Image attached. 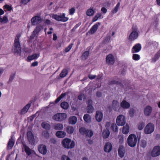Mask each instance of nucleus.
<instances>
[{"label":"nucleus","mask_w":160,"mask_h":160,"mask_svg":"<svg viewBox=\"0 0 160 160\" xmlns=\"http://www.w3.org/2000/svg\"><path fill=\"white\" fill-rule=\"evenodd\" d=\"M43 135L45 137L48 138L49 137V134L47 132H42Z\"/></svg>","instance_id":"e2e57ef3"},{"label":"nucleus","mask_w":160,"mask_h":160,"mask_svg":"<svg viewBox=\"0 0 160 160\" xmlns=\"http://www.w3.org/2000/svg\"><path fill=\"white\" fill-rule=\"evenodd\" d=\"M93 102L91 99H89L87 102V106L86 108L87 112L88 113H92L93 112L94 110V108L93 107Z\"/></svg>","instance_id":"9b49d317"},{"label":"nucleus","mask_w":160,"mask_h":160,"mask_svg":"<svg viewBox=\"0 0 160 160\" xmlns=\"http://www.w3.org/2000/svg\"><path fill=\"white\" fill-rule=\"evenodd\" d=\"M89 54V51H86L84 52L82 54V58L83 59L86 60L88 58Z\"/></svg>","instance_id":"79ce46f5"},{"label":"nucleus","mask_w":160,"mask_h":160,"mask_svg":"<svg viewBox=\"0 0 160 160\" xmlns=\"http://www.w3.org/2000/svg\"><path fill=\"white\" fill-rule=\"evenodd\" d=\"M66 96L65 93H62L55 101V103L58 102L60 100Z\"/></svg>","instance_id":"c03bdc74"},{"label":"nucleus","mask_w":160,"mask_h":160,"mask_svg":"<svg viewBox=\"0 0 160 160\" xmlns=\"http://www.w3.org/2000/svg\"><path fill=\"white\" fill-rule=\"evenodd\" d=\"M69 14L72 15L75 12V9L74 8H72L69 9Z\"/></svg>","instance_id":"603ef678"},{"label":"nucleus","mask_w":160,"mask_h":160,"mask_svg":"<svg viewBox=\"0 0 160 160\" xmlns=\"http://www.w3.org/2000/svg\"><path fill=\"white\" fill-rule=\"evenodd\" d=\"M14 143V141L12 138V136L11 137V138L10 139L8 145V149H11L13 147Z\"/></svg>","instance_id":"2f4dec72"},{"label":"nucleus","mask_w":160,"mask_h":160,"mask_svg":"<svg viewBox=\"0 0 160 160\" xmlns=\"http://www.w3.org/2000/svg\"><path fill=\"white\" fill-rule=\"evenodd\" d=\"M151 155L153 157H156L160 155V147L156 146L154 147L151 152Z\"/></svg>","instance_id":"9d476101"},{"label":"nucleus","mask_w":160,"mask_h":160,"mask_svg":"<svg viewBox=\"0 0 160 160\" xmlns=\"http://www.w3.org/2000/svg\"><path fill=\"white\" fill-rule=\"evenodd\" d=\"M31 0H22L21 2V4H26L29 2Z\"/></svg>","instance_id":"680f3d73"},{"label":"nucleus","mask_w":160,"mask_h":160,"mask_svg":"<svg viewBox=\"0 0 160 160\" xmlns=\"http://www.w3.org/2000/svg\"><path fill=\"white\" fill-rule=\"evenodd\" d=\"M125 150L124 147L123 146L119 147L118 149V155L120 157L122 158L124 155Z\"/></svg>","instance_id":"5701e85b"},{"label":"nucleus","mask_w":160,"mask_h":160,"mask_svg":"<svg viewBox=\"0 0 160 160\" xmlns=\"http://www.w3.org/2000/svg\"><path fill=\"white\" fill-rule=\"evenodd\" d=\"M40 30V27H37L36 29L33 31L32 35L31 36V38H33L35 35L38 34Z\"/></svg>","instance_id":"c9c22d12"},{"label":"nucleus","mask_w":160,"mask_h":160,"mask_svg":"<svg viewBox=\"0 0 160 160\" xmlns=\"http://www.w3.org/2000/svg\"><path fill=\"white\" fill-rule=\"evenodd\" d=\"M100 25V24L99 23L94 25L90 30V32L92 34L94 33L97 30Z\"/></svg>","instance_id":"cd10ccee"},{"label":"nucleus","mask_w":160,"mask_h":160,"mask_svg":"<svg viewBox=\"0 0 160 160\" xmlns=\"http://www.w3.org/2000/svg\"><path fill=\"white\" fill-rule=\"evenodd\" d=\"M129 128H130L128 124H126L122 128V133L124 134H127L129 132Z\"/></svg>","instance_id":"bb28decb"},{"label":"nucleus","mask_w":160,"mask_h":160,"mask_svg":"<svg viewBox=\"0 0 160 160\" xmlns=\"http://www.w3.org/2000/svg\"><path fill=\"white\" fill-rule=\"evenodd\" d=\"M141 49V45L139 43L135 44L132 48V53H136L139 52Z\"/></svg>","instance_id":"aec40b11"},{"label":"nucleus","mask_w":160,"mask_h":160,"mask_svg":"<svg viewBox=\"0 0 160 160\" xmlns=\"http://www.w3.org/2000/svg\"><path fill=\"white\" fill-rule=\"evenodd\" d=\"M79 132L82 134H86L88 137H90L93 134V132L91 130H87L85 128H82L79 129Z\"/></svg>","instance_id":"f8f14e48"},{"label":"nucleus","mask_w":160,"mask_h":160,"mask_svg":"<svg viewBox=\"0 0 160 160\" xmlns=\"http://www.w3.org/2000/svg\"><path fill=\"white\" fill-rule=\"evenodd\" d=\"M39 54H37L36 53H34L32 55L28 56L27 58L28 60V61H31L37 59L39 57Z\"/></svg>","instance_id":"7c9ffc66"},{"label":"nucleus","mask_w":160,"mask_h":160,"mask_svg":"<svg viewBox=\"0 0 160 160\" xmlns=\"http://www.w3.org/2000/svg\"><path fill=\"white\" fill-rule=\"evenodd\" d=\"M84 97L83 95L81 94L78 96V99L80 100H82Z\"/></svg>","instance_id":"338daca9"},{"label":"nucleus","mask_w":160,"mask_h":160,"mask_svg":"<svg viewBox=\"0 0 160 160\" xmlns=\"http://www.w3.org/2000/svg\"><path fill=\"white\" fill-rule=\"evenodd\" d=\"M31 106L30 103L27 104L18 113L21 116L24 115L27 112Z\"/></svg>","instance_id":"ddd939ff"},{"label":"nucleus","mask_w":160,"mask_h":160,"mask_svg":"<svg viewBox=\"0 0 160 160\" xmlns=\"http://www.w3.org/2000/svg\"><path fill=\"white\" fill-rule=\"evenodd\" d=\"M103 117L102 112L99 111H97L96 112L95 118L98 122H101L102 119Z\"/></svg>","instance_id":"6ab92c4d"},{"label":"nucleus","mask_w":160,"mask_h":160,"mask_svg":"<svg viewBox=\"0 0 160 160\" xmlns=\"http://www.w3.org/2000/svg\"><path fill=\"white\" fill-rule=\"evenodd\" d=\"M73 44H71L69 45L67 47H66L65 50V52H69L70 49H71L72 46Z\"/></svg>","instance_id":"864d4df0"},{"label":"nucleus","mask_w":160,"mask_h":160,"mask_svg":"<svg viewBox=\"0 0 160 160\" xmlns=\"http://www.w3.org/2000/svg\"><path fill=\"white\" fill-rule=\"evenodd\" d=\"M4 8H5L7 9L8 11H10L12 9V8L11 6H10L8 5H6L4 6Z\"/></svg>","instance_id":"052dcab7"},{"label":"nucleus","mask_w":160,"mask_h":160,"mask_svg":"<svg viewBox=\"0 0 160 160\" xmlns=\"http://www.w3.org/2000/svg\"><path fill=\"white\" fill-rule=\"evenodd\" d=\"M102 96V93L100 92H97V96L98 98L101 97Z\"/></svg>","instance_id":"69168bd1"},{"label":"nucleus","mask_w":160,"mask_h":160,"mask_svg":"<svg viewBox=\"0 0 160 160\" xmlns=\"http://www.w3.org/2000/svg\"><path fill=\"white\" fill-rule=\"evenodd\" d=\"M138 36V32L137 29L132 28V31L129 35L128 39L132 41L137 39Z\"/></svg>","instance_id":"423d86ee"},{"label":"nucleus","mask_w":160,"mask_h":160,"mask_svg":"<svg viewBox=\"0 0 160 160\" xmlns=\"http://www.w3.org/2000/svg\"><path fill=\"white\" fill-rule=\"evenodd\" d=\"M111 125L110 123L109 122H106L105 127L107 129L106 130H108L111 128Z\"/></svg>","instance_id":"4d7b16f0"},{"label":"nucleus","mask_w":160,"mask_h":160,"mask_svg":"<svg viewBox=\"0 0 160 160\" xmlns=\"http://www.w3.org/2000/svg\"><path fill=\"white\" fill-rule=\"evenodd\" d=\"M8 22V19L7 17L6 16H4L2 18L1 22L5 23H7Z\"/></svg>","instance_id":"09e8293b"},{"label":"nucleus","mask_w":160,"mask_h":160,"mask_svg":"<svg viewBox=\"0 0 160 160\" xmlns=\"http://www.w3.org/2000/svg\"><path fill=\"white\" fill-rule=\"evenodd\" d=\"M41 125L43 128L46 130H49L50 128V125L48 123L46 122H42Z\"/></svg>","instance_id":"473e14b6"},{"label":"nucleus","mask_w":160,"mask_h":160,"mask_svg":"<svg viewBox=\"0 0 160 160\" xmlns=\"http://www.w3.org/2000/svg\"><path fill=\"white\" fill-rule=\"evenodd\" d=\"M111 128L114 131L117 132L118 131V127L115 124H112Z\"/></svg>","instance_id":"de8ad7c7"},{"label":"nucleus","mask_w":160,"mask_h":160,"mask_svg":"<svg viewBox=\"0 0 160 160\" xmlns=\"http://www.w3.org/2000/svg\"><path fill=\"white\" fill-rule=\"evenodd\" d=\"M54 129L56 130H62L63 128V126L62 124L60 123H57L54 125Z\"/></svg>","instance_id":"c756f323"},{"label":"nucleus","mask_w":160,"mask_h":160,"mask_svg":"<svg viewBox=\"0 0 160 160\" xmlns=\"http://www.w3.org/2000/svg\"><path fill=\"white\" fill-rule=\"evenodd\" d=\"M23 148L26 153L28 156H30L31 155H32L36 154L35 152L33 150L31 149L26 145H24Z\"/></svg>","instance_id":"a211bd4d"},{"label":"nucleus","mask_w":160,"mask_h":160,"mask_svg":"<svg viewBox=\"0 0 160 160\" xmlns=\"http://www.w3.org/2000/svg\"><path fill=\"white\" fill-rule=\"evenodd\" d=\"M15 76V73H12L11 74L9 80L8 81V82H12Z\"/></svg>","instance_id":"3c124183"},{"label":"nucleus","mask_w":160,"mask_h":160,"mask_svg":"<svg viewBox=\"0 0 160 160\" xmlns=\"http://www.w3.org/2000/svg\"><path fill=\"white\" fill-rule=\"evenodd\" d=\"M96 77V76L95 75H92V74H89L88 75V78L91 79H93L95 78Z\"/></svg>","instance_id":"bf43d9fd"},{"label":"nucleus","mask_w":160,"mask_h":160,"mask_svg":"<svg viewBox=\"0 0 160 160\" xmlns=\"http://www.w3.org/2000/svg\"><path fill=\"white\" fill-rule=\"evenodd\" d=\"M147 145L146 141L144 140H141L140 142V146L142 148H145Z\"/></svg>","instance_id":"a18cd8bd"},{"label":"nucleus","mask_w":160,"mask_h":160,"mask_svg":"<svg viewBox=\"0 0 160 160\" xmlns=\"http://www.w3.org/2000/svg\"><path fill=\"white\" fill-rule=\"evenodd\" d=\"M94 13V11L93 9L91 8L88 9L87 11V15L89 16L93 15Z\"/></svg>","instance_id":"58836bf2"},{"label":"nucleus","mask_w":160,"mask_h":160,"mask_svg":"<svg viewBox=\"0 0 160 160\" xmlns=\"http://www.w3.org/2000/svg\"><path fill=\"white\" fill-rule=\"evenodd\" d=\"M112 107L113 109L116 111H117L119 107V102L116 100L112 102Z\"/></svg>","instance_id":"b1692460"},{"label":"nucleus","mask_w":160,"mask_h":160,"mask_svg":"<svg viewBox=\"0 0 160 160\" xmlns=\"http://www.w3.org/2000/svg\"><path fill=\"white\" fill-rule=\"evenodd\" d=\"M101 17L102 14L99 13H98L94 17L92 20V22H95L97 21L98 19L102 18H103L102 17Z\"/></svg>","instance_id":"e433bc0d"},{"label":"nucleus","mask_w":160,"mask_h":160,"mask_svg":"<svg viewBox=\"0 0 160 160\" xmlns=\"http://www.w3.org/2000/svg\"><path fill=\"white\" fill-rule=\"evenodd\" d=\"M77 121V119L76 117L74 116H71L68 119V122L70 124H75Z\"/></svg>","instance_id":"393cba45"},{"label":"nucleus","mask_w":160,"mask_h":160,"mask_svg":"<svg viewBox=\"0 0 160 160\" xmlns=\"http://www.w3.org/2000/svg\"><path fill=\"white\" fill-rule=\"evenodd\" d=\"M65 132L62 131H58L56 133V135L58 138H63L66 135Z\"/></svg>","instance_id":"c85d7f7f"},{"label":"nucleus","mask_w":160,"mask_h":160,"mask_svg":"<svg viewBox=\"0 0 160 160\" xmlns=\"http://www.w3.org/2000/svg\"><path fill=\"white\" fill-rule=\"evenodd\" d=\"M129 113L131 117L133 116L135 113L134 110L133 108L131 109L130 110Z\"/></svg>","instance_id":"13d9d810"},{"label":"nucleus","mask_w":160,"mask_h":160,"mask_svg":"<svg viewBox=\"0 0 160 160\" xmlns=\"http://www.w3.org/2000/svg\"><path fill=\"white\" fill-rule=\"evenodd\" d=\"M39 152L43 155H45L47 152L46 146L43 144L39 145L38 147Z\"/></svg>","instance_id":"dca6fc26"},{"label":"nucleus","mask_w":160,"mask_h":160,"mask_svg":"<svg viewBox=\"0 0 160 160\" xmlns=\"http://www.w3.org/2000/svg\"><path fill=\"white\" fill-rule=\"evenodd\" d=\"M152 108L149 105L147 106L144 108L143 110L144 115L146 116H150L152 112Z\"/></svg>","instance_id":"2eb2a0df"},{"label":"nucleus","mask_w":160,"mask_h":160,"mask_svg":"<svg viewBox=\"0 0 160 160\" xmlns=\"http://www.w3.org/2000/svg\"><path fill=\"white\" fill-rule=\"evenodd\" d=\"M61 106L63 109H67L69 107V104L66 102H63L61 104Z\"/></svg>","instance_id":"72a5a7b5"},{"label":"nucleus","mask_w":160,"mask_h":160,"mask_svg":"<svg viewBox=\"0 0 160 160\" xmlns=\"http://www.w3.org/2000/svg\"><path fill=\"white\" fill-rule=\"evenodd\" d=\"M160 56V51L156 54L152 59V61L155 62L157 60Z\"/></svg>","instance_id":"37998d69"},{"label":"nucleus","mask_w":160,"mask_h":160,"mask_svg":"<svg viewBox=\"0 0 160 160\" xmlns=\"http://www.w3.org/2000/svg\"><path fill=\"white\" fill-rule=\"evenodd\" d=\"M62 143L63 146L67 149L72 148L75 145V143L74 141L68 138H64L62 141Z\"/></svg>","instance_id":"f257e3e1"},{"label":"nucleus","mask_w":160,"mask_h":160,"mask_svg":"<svg viewBox=\"0 0 160 160\" xmlns=\"http://www.w3.org/2000/svg\"><path fill=\"white\" fill-rule=\"evenodd\" d=\"M118 138L119 139V142L121 144H122L124 142V138L123 136L119 135L118 136Z\"/></svg>","instance_id":"6e6d98bb"},{"label":"nucleus","mask_w":160,"mask_h":160,"mask_svg":"<svg viewBox=\"0 0 160 160\" xmlns=\"http://www.w3.org/2000/svg\"><path fill=\"white\" fill-rule=\"evenodd\" d=\"M27 138L29 143L33 144L34 143V139L33 134L31 131H28L27 133Z\"/></svg>","instance_id":"f3484780"},{"label":"nucleus","mask_w":160,"mask_h":160,"mask_svg":"<svg viewBox=\"0 0 160 160\" xmlns=\"http://www.w3.org/2000/svg\"><path fill=\"white\" fill-rule=\"evenodd\" d=\"M130 103L125 100H123L120 104L121 107L124 109H128L130 107Z\"/></svg>","instance_id":"4be33fe9"},{"label":"nucleus","mask_w":160,"mask_h":160,"mask_svg":"<svg viewBox=\"0 0 160 160\" xmlns=\"http://www.w3.org/2000/svg\"><path fill=\"white\" fill-rule=\"evenodd\" d=\"M42 21V19L39 16L33 17L31 19L32 24L36 25L40 23Z\"/></svg>","instance_id":"4468645a"},{"label":"nucleus","mask_w":160,"mask_h":160,"mask_svg":"<svg viewBox=\"0 0 160 160\" xmlns=\"http://www.w3.org/2000/svg\"><path fill=\"white\" fill-rule=\"evenodd\" d=\"M106 63L108 65H113L115 62V58L114 56L112 54H109L106 57Z\"/></svg>","instance_id":"1a4fd4ad"},{"label":"nucleus","mask_w":160,"mask_h":160,"mask_svg":"<svg viewBox=\"0 0 160 160\" xmlns=\"http://www.w3.org/2000/svg\"><path fill=\"white\" fill-rule=\"evenodd\" d=\"M62 160H71L70 158L65 155H63L61 158Z\"/></svg>","instance_id":"5fc2aeb1"},{"label":"nucleus","mask_w":160,"mask_h":160,"mask_svg":"<svg viewBox=\"0 0 160 160\" xmlns=\"http://www.w3.org/2000/svg\"><path fill=\"white\" fill-rule=\"evenodd\" d=\"M67 117V114L66 113H59L54 115L52 118L56 121L60 122L66 119Z\"/></svg>","instance_id":"7ed1b4c3"},{"label":"nucleus","mask_w":160,"mask_h":160,"mask_svg":"<svg viewBox=\"0 0 160 160\" xmlns=\"http://www.w3.org/2000/svg\"><path fill=\"white\" fill-rule=\"evenodd\" d=\"M137 138L136 135L134 134H131L128 138L127 142L128 145L131 147H135L137 144Z\"/></svg>","instance_id":"f03ea898"},{"label":"nucleus","mask_w":160,"mask_h":160,"mask_svg":"<svg viewBox=\"0 0 160 160\" xmlns=\"http://www.w3.org/2000/svg\"><path fill=\"white\" fill-rule=\"evenodd\" d=\"M132 58L134 60H138L140 59V56L138 54H134L133 55Z\"/></svg>","instance_id":"49530a36"},{"label":"nucleus","mask_w":160,"mask_h":160,"mask_svg":"<svg viewBox=\"0 0 160 160\" xmlns=\"http://www.w3.org/2000/svg\"><path fill=\"white\" fill-rule=\"evenodd\" d=\"M110 132L108 130L105 129L103 132V136L104 138H107L109 136Z\"/></svg>","instance_id":"4c0bfd02"},{"label":"nucleus","mask_w":160,"mask_h":160,"mask_svg":"<svg viewBox=\"0 0 160 160\" xmlns=\"http://www.w3.org/2000/svg\"><path fill=\"white\" fill-rule=\"evenodd\" d=\"M101 11L104 14L106 13L107 12V9L104 7L102 8Z\"/></svg>","instance_id":"0e129e2a"},{"label":"nucleus","mask_w":160,"mask_h":160,"mask_svg":"<svg viewBox=\"0 0 160 160\" xmlns=\"http://www.w3.org/2000/svg\"><path fill=\"white\" fill-rule=\"evenodd\" d=\"M38 62L37 61H36V62H34L32 63L31 64V65H32V66L34 67V66H37L38 65Z\"/></svg>","instance_id":"774afa93"},{"label":"nucleus","mask_w":160,"mask_h":160,"mask_svg":"<svg viewBox=\"0 0 160 160\" xmlns=\"http://www.w3.org/2000/svg\"><path fill=\"white\" fill-rule=\"evenodd\" d=\"M112 146L111 144L109 142L106 143L104 147V151L106 152H110L112 149Z\"/></svg>","instance_id":"412c9836"},{"label":"nucleus","mask_w":160,"mask_h":160,"mask_svg":"<svg viewBox=\"0 0 160 160\" xmlns=\"http://www.w3.org/2000/svg\"><path fill=\"white\" fill-rule=\"evenodd\" d=\"M120 6V2H118L116 5L114 9L112 11V14H115L117 12L119 9Z\"/></svg>","instance_id":"ea45409f"},{"label":"nucleus","mask_w":160,"mask_h":160,"mask_svg":"<svg viewBox=\"0 0 160 160\" xmlns=\"http://www.w3.org/2000/svg\"><path fill=\"white\" fill-rule=\"evenodd\" d=\"M83 119L85 122L89 123L92 121V118L91 116L88 114H86L84 115Z\"/></svg>","instance_id":"a878e982"},{"label":"nucleus","mask_w":160,"mask_h":160,"mask_svg":"<svg viewBox=\"0 0 160 160\" xmlns=\"http://www.w3.org/2000/svg\"><path fill=\"white\" fill-rule=\"evenodd\" d=\"M154 130V126L153 124L149 123L145 127L144 132L146 134H150L153 132Z\"/></svg>","instance_id":"0eeeda50"},{"label":"nucleus","mask_w":160,"mask_h":160,"mask_svg":"<svg viewBox=\"0 0 160 160\" xmlns=\"http://www.w3.org/2000/svg\"><path fill=\"white\" fill-rule=\"evenodd\" d=\"M74 128L73 127L68 126L66 128V131L68 133H72L74 131Z\"/></svg>","instance_id":"f704fd0d"},{"label":"nucleus","mask_w":160,"mask_h":160,"mask_svg":"<svg viewBox=\"0 0 160 160\" xmlns=\"http://www.w3.org/2000/svg\"><path fill=\"white\" fill-rule=\"evenodd\" d=\"M145 124L143 122L140 123L138 125V128L139 130H142L144 127Z\"/></svg>","instance_id":"8fccbe9b"},{"label":"nucleus","mask_w":160,"mask_h":160,"mask_svg":"<svg viewBox=\"0 0 160 160\" xmlns=\"http://www.w3.org/2000/svg\"><path fill=\"white\" fill-rule=\"evenodd\" d=\"M14 47H15L14 52L19 53L21 51V48L19 42V37L17 36L14 40Z\"/></svg>","instance_id":"6e6552de"},{"label":"nucleus","mask_w":160,"mask_h":160,"mask_svg":"<svg viewBox=\"0 0 160 160\" xmlns=\"http://www.w3.org/2000/svg\"><path fill=\"white\" fill-rule=\"evenodd\" d=\"M65 13L61 14L60 15L52 14V17L56 20L62 22H65L68 20V18L65 17Z\"/></svg>","instance_id":"20e7f679"},{"label":"nucleus","mask_w":160,"mask_h":160,"mask_svg":"<svg viewBox=\"0 0 160 160\" xmlns=\"http://www.w3.org/2000/svg\"><path fill=\"white\" fill-rule=\"evenodd\" d=\"M68 73L67 70L65 69H63L60 74V76L61 78H63L65 77Z\"/></svg>","instance_id":"a19ab883"},{"label":"nucleus","mask_w":160,"mask_h":160,"mask_svg":"<svg viewBox=\"0 0 160 160\" xmlns=\"http://www.w3.org/2000/svg\"><path fill=\"white\" fill-rule=\"evenodd\" d=\"M116 122L118 126H122L124 125L126 122L125 116L122 114L118 116L116 118Z\"/></svg>","instance_id":"39448f33"}]
</instances>
